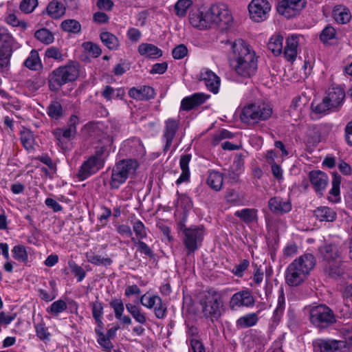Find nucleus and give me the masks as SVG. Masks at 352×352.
I'll list each match as a JSON object with an SVG mask.
<instances>
[{"instance_id":"obj_1","label":"nucleus","mask_w":352,"mask_h":352,"mask_svg":"<svg viewBox=\"0 0 352 352\" xmlns=\"http://www.w3.org/2000/svg\"><path fill=\"white\" fill-rule=\"evenodd\" d=\"M234 68L241 76L250 78L258 68L257 57L252 47L244 40L237 39L232 44Z\"/></svg>"},{"instance_id":"obj_2","label":"nucleus","mask_w":352,"mask_h":352,"mask_svg":"<svg viewBox=\"0 0 352 352\" xmlns=\"http://www.w3.org/2000/svg\"><path fill=\"white\" fill-rule=\"evenodd\" d=\"M316 264V259L312 254L305 253L300 256L287 266L285 273V283L290 287L302 285Z\"/></svg>"},{"instance_id":"obj_3","label":"nucleus","mask_w":352,"mask_h":352,"mask_svg":"<svg viewBox=\"0 0 352 352\" xmlns=\"http://www.w3.org/2000/svg\"><path fill=\"white\" fill-rule=\"evenodd\" d=\"M272 108L263 101H255L245 105L241 113V120L248 124H258L270 119L272 114Z\"/></svg>"},{"instance_id":"obj_4","label":"nucleus","mask_w":352,"mask_h":352,"mask_svg":"<svg viewBox=\"0 0 352 352\" xmlns=\"http://www.w3.org/2000/svg\"><path fill=\"white\" fill-rule=\"evenodd\" d=\"M78 75V65L67 64L58 67L49 74V88L52 91H58L63 85L76 80Z\"/></svg>"},{"instance_id":"obj_5","label":"nucleus","mask_w":352,"mask_h":352,"mask_svg":"<svg viewBox=\"0 0 352 352\" xmlns=\"http://www.w3.org/2000/svg\"><path fill=\"white\" fill-rule=\"evenodd\" d=\"M199 302L206 318L214 322L221 317V308L223 302L220 292L212 289H209L201 296Z\"/></svg>"},{"instance_id":"obj_6","label":"nucleus","mask_w":352,"mask_h":352,"mask_svg":"<svg viewBox=\"0 0 352 352\" xmlns=\"http://www.w3.org/2000/svg\"><path fill=\"white\" fill-rule=\"evenodd\" d=\"M139 166L138 162L135 160L126 159L118 161L113 166L109 186L111 189H118L124 184L129 175L134 174Z\"/></svg>"},{"instance_id":"obj_7","label":"nucleus","mask_w":352,"mask_h":352,"mask_svg":"<svg viewBox=\"0 0 352 352\" xmlns=\"http://www.w3.org/2000/svg\"><path fill=\"white\" fill-rule=\"evenodd\" d=\"M105 151L104 146L97 147L94 154L82 162L76 174L79 181L82 182L88 179L104 167L105 163L104 153Z\"/></svg>"},{"instance_id":"obj_8","label":"nucleus","mask_w":352,"mask_h":352,"mask_svg":"<svg viewBox=\"0 0 352 352\" xmlns=\"http://www.w3.org/2000/svg\"><path fill=\"white\" fill-rule=\"evenodd\" d=\"M309 320L320 331L327 329L337 321L333 310L325 305L313 307L309 311Z\"/></svg>"},{"instance_id":"obj_9","label":"nucleus","mask_w":352,"mask_h":352,"mask_svg":"<svg viewBox=\"0 0 352 352\" xmlns=\"http://www.w3.org/2000/svg\"><path fill=\"white\" fill-rule=\"evenodd\" d=\"M15 40L7 29L0 27V72L8 71Z\"/></svg>"},{"instance_id":"obj_10","label":"nucleus","mask_w":352,"mask_h":352,"mask_svg":"<svg viewBox=\"0 0 352 352\" xmlns=\"http://www.w3.org/2000/svg\"><path fill=\"white\" fill-rule=\"evenodd\" d=\"M205 234L203 225L191 226L190 230L183 234L182 242L186 250V255L194 254L202 245Z\"/></svg>"},{"instance_id":"obj_11","label":"nucleus","mask_w":352,"mask_h":352,"mask_svg":"<svg viewBox=\"0 0 352 352\" xmlns=\"http://www.w3.org/2000/svg\"><path fill=\"white\" fill-rule=\"evenodd\" d=\"M208 14L210 18V25H216L226 28L233 22L231 12L226 4L218 3L208 9Z\"/></svg>"},{"instance_id":"obj_12","label":"nucleus","mask_w":352,"mask_h":352,"mask_svg":"<svg viewBox=\"0 0 352 352\" xmlns=\"http://www.w3.org/2000/svg\"><path fill=\"white\" fill-rule=\"evenodd\" d=\"M306 0H279L277 12L287 19L294 17L305 8Z\"/></svg>"},{"instance_id":"obj_13","label":"nucleus","mask_w":352,"mask_h":352,"mask_svg":"<svg viewBox=\"0 0 352 352\" xmlns=\"http://www.w3.org/2000/svg\"><path fill=\"white\" fill-rule=\"evenodd\" d=\"M250 16L255 22L266 20L271 10V4L267 0H252L248 5Z\"/></svg>"},{"instance_id":"obj_14","label":"nucleus","mask_w":352,"mask_h":352,"mask_svg":"<svg viewBox=\"0 0 352 352\" xmlns=\"http://www.w3.org/2000/svg\"><path fill=\"white\" fill-rule=\"evenodd\" d=\"M314 352H344V342L331 338H318L313 341Z\"/></svg>"},{"instance_id":"obj_15","label":"nucleus","mask_w":352,"mask_h":352,"mask_svg":"<svg viewBox=\"0 0 352 352\" xmlns=\"http://www.w3.org/2000/svg\"><path fill=\"white\" fill-rule=\"evenodd\" d=\"M188 20L192 27L199 30H206L211 27L208 10L201 8H192L190 11Z\"/></svg>"},{"instance_id":"obj_16","label":"nucleus","mask_w":352,"mask_h":352,"mask_svg":"<svg viewBox=\"0 0 352 352\" xmlns=\"http://www.w3.org/2000/svg\"><path fill=\"white\" fill-rule=\"evenodd\" d=\"M179 120L175 118H168L164 122L162 139L165 142L163 148L164 153L167 152L172 146L173 140L179 129Z\"/></svg>"},{"instance_id":"obj_17","label":"nucleus","mask_w":352,"mask_h":352,"mask_svg":"<svg viewBox=\"0 0 352 352\" xmlns=\"http://www.w3.org/2000/svg\"><path fill=\"white\" fill-rule=\"evenodd\" d=\"M255 300L251 292L248 289L239 291L232 295L229 302L230 308L236 310L239 307H252Z\"/></svg>"},{"instance_id":"obj_18","label":"nucleus","mask_w":352,"mask_h":352,"mask_svg":"<svg viewBox=\"0 0 352 352\" xmlns=\"http://www.w3.org/2000/svg\"><path fill=\"white\" fill-rule=\"evenodd\" d=\"M345 96V91L342 87H331L328 89L327 96L324 98L333 111H338L342 105Z\"/></svg>"},{"instance_id":"obj_19","label":"nucleus","mask_w":352,"mask_h":352,"mask_svg":"<svg viewBox=\"0 0 352 352\" xmlns=\"http://www.w3.org/2000/svg\"><path fill=\"white\" fill-rule=\"evenodd\" d=\"M309 179L316 192L322 196L329 183L327 175L321 170H311Z\"/></svg>"},{"instance_id":"obj_20","label":"nucleus","mask_w":352,"mask_h":352,"mask_svg":"<svg viewBox=\"0 0 352 352\" xmlns=\"http://www.w3.org/2000/svg\"><path fill=\"white\" fill-rule=\"evenodd\" d=\"M200 80L204 81L207 89L214 94L219 91L220 78L209 69H203L200 73Z\"/></svg>"},{"instance_id":"obj_21","label":"nucleus","mask_w":352,"mask_h":352,"mask_svg":"<svg viewBox=\"0 0 352 352\" xmlns=\"http://www.w3.org/2000/svg\"><path fill=\"white\" fill-rule=\"evenodd\" d=\"M270 211L276 215H282L292 210V204L280 197H274L268 201Z\"/></svg>"},{"instance_id":"obj_22","label":"nucleus","mask_w":352,"mask_h":352,"mask_svg":"<svg viewBox=\"0 0 352 352\" xmlns=\"http://www.w3.org/2000/svg\"><path fill=\"white\" fill-rule=\"evenodd\" d=\"M208 98L209 96L204 93H195L190 96H186L182 100L180 111H189L204 104Z\"/></svg>"},{"instance_id":"obj_23","label":"nucleus","mask_w":352,"mask_h":352,"mask_svg":"<svg viewBox=\"0 0 352 352\" xmlns=\"http://www.w3.org/2000/svg\"><path fill=\"white\" fill-rule=\"evenodd\" d=\"M128 94L131 98L137 100H150L155 96L154 89L148 85L131 87Z\"/></svg>"},{"instance_id":"obj_24","label":"nucleus","mask_w":352,"mask_h":352,"mask_svg":"<svg viewBox=\"0 0 352 352\" xmlns=\"http://www.w3.org/2000/svg\"><path fill=\"white\" fill-rule=\"evenodd\" d=\"M109 305L113 309L115 318L123 325H130L132 324L131 318L128 315H124V305L120 298L112 299L109 302Z\"/></svg>"},{"instance_id":"obj_25","label":"nucleus","mask_w":352,"mask_h":352,"mask_svg":"<svg viewBox=\"0 0 352 352\" xmlns=\"http://www.w3.org/2000/svg\"><path fill=\"white\" fill-rule=\"evenodd\" d=\"M300 37V36L295 34L287 37L284 50V56L287 60L294 62L296 60Z\"/></svg>"},{"instance_id":"obj_26","label":"nucleus","mask_w":352,"mask_h":352,"mask_svg":"<svg viewBox=\"0 0 352 352\" xmlns=\"http://www.w3.org/2000/svg\"><path fill=\"white\" fill-rule=\"evenodd\" d=\"M192 159L191 154H184L180 156L179 167L182 173L179 178L176 180V184L180 185L184 182H188L190 177V172L189 169V163Z\"/></svg>"},{"instance_id":"obj_27","label":"nucleus","mask_w":352,"mask_h":352,"mask_svg":"<svg viewBox=\"0 0 352 352\" xmlns=\"http://www.w3.org/2000/svg\"><path fill=\"white\" fill-rule=\"evenodd\" d=\"M314 213L320 221L333 222L337 217V214L334 210L327 206L318 207L314 211Z\"/></svg>"},{"instance_id":"obj_28","label":"nucleus","mask_w":352,"mask_h":352,"mask_svg":"<svg viewBox=\"0 0 352 352\" xmlns=\"http://www.w3.org/2000/svg\"><path fill=\"white\" fill-rule=\"evenodd\" d=\"M138 52L140 55L150 58H157L162 56V51L151 43H142L138 46Z\"/></svg>"},{"instance_id":"obj_29","label":"nucleus","mask_w":352,"mask_h":352,"mask_svg":"<svg viewBox=\"0 0 352 352\" xmlns=\"http://www.w3.org/2000/svg\"><path fill=\"white\" fill-rule=\"evenodd\" d=\"M65 6L56 0L51 1L46 8L47 14L54 19L62 17L65 14Z\"/></svg>"},{"instance_id":"obj_30","label":"nucleus","mask_w":352,"mask_h":352,"mask_svg":"<svg viewBox=\"0 0 352 352\" xmlns=\"http://www.w3.org/2000/svg\"><path fill=\"white\" fill-rule=\"evenodd\" d=\"M258 210L255 208H243L234 212V216L246 224H250L258 219Z\"/></svg>"},{"instance_id":"obj_31","label":"nucleus","mask_w":352,"mask_h":352,"mask_svg":"<svg viewBox=\"0 0 352 352\" xmlns=\"http://www.w3.org/2000/svg\"><path fill=\"white\" fill-rule=\"evenodd\" d=\"M332 14L333 19L340 24H346L349 23L351 18L349 10L342 6H335Z\"/></svg>"},{"instance_id":"obj_32","label":"nucleus","mask_w":352,"mask_h":352,"mask_svg":"<svg viewBox=\"0 0 352 352\" xmlns=\"http://www.w3.org/2000/svg\"><path fill=\"white\" fill-rule=\"evenodd\" d=\"M101 96L107 101L112 99L122 100L125 96V90L123 87L114 89L110 85H106L101 92Z\"/></svg>"},{"instance_id":"obj_33","label":"nucleus","mask_w":352,"mask_h":352,"mask_svg":"<svg viewBox=\"0 0 352 352\" xmlns=\"http://www.w3.org/2000/svg\"><path fill=\"white\" fill-rule=\"evenodd\" d=\"M100 38L102 43L109 50L112 51L117 50L120 47V41L118 38L109 32H102L100 34Z\"/></svg>"},{"instance_id":"obj_34","label":"nucleus","mask_w":352,"mask_h":352,"mask_svg":"<svg viewBox=\"0 0 352 352\" xmlns=\"http://www.w3.org/2000/svg\"><path fill=\"white\" fill-rule=\"evenodd\" d=\"M258 321V315L256 313H251L238 318L236 325L238 329H246L254 326Z\"/></svg>"},{"instance_id":"obj_35","label":"nucleus","mask_w":352,"mask_h":352,"mask_svg":"<svg viewBox=\"0 0 352 352\" xmlns=\"http://www.w3.org/2000/svg\"><path fill=\"white\" fill-rule=\"evenodd\" d=\"M223 175L215 170L210 172L206 183L214 190L219 191L223 186Z\"/></svg>"},{"instance_id":"obj_36","label":"nucleus","mask_w":352,"mask_h":352,"mask_svg":"<svg viewBox=\"0 0 352 352\" xmlns=\"http://www.w3.org/2000/svg\"><path fill=\"white\" fill-rule=\"evenodd\" d=\"M320 253L324 260L331 261L338 257V247L335 244H326L319 249Z\"/></svg>"},{"instance_id":"obj_37","label":"nucleus","mask_w":352,"mask_h":352,"mask_svg":"<svg viewBox=\"0 0 352 352\" xmlns=\"http://www.w3.org/2000/svg\"><path fill=\"white\" fill-rule=\"evenodd\" d=\"M47 116L54 120H59L63 116V109L60 102L52 101L46 109Z\"/></svg>"},{"instance_id":"obj_38","label":"nucleus","mask_w":352,"mask_h":352,"mask_svg":"<svg viewBox=\"0 0 352 352\" xmlns=\"http://www.w3.org/2000/svg\"><path fill=\"white\" fill-rule=\"evenodd\" d=\"M283 36L274 35L270 38L267 43V47L274 56H279L283 52Z\"/></svg>"},{"instance_id":"obj_39","label":"nucleus","mask_w":352,"mask_h":352,"mask_svg":"<svg viewBox=\"0 0 352 352\" xmlns=\"http://www.w3.org/2000/svg\"><path fill=\"white\" fill-rule=\"evenodd\" d=\"M129 153L133 156L142 155L144 153V146L140 139L134 138L129 140L124 144Z\"/></svg>"},{"instance_id":"obj_40","label":"nucleus","mask_w":352,"mask_h":352,"mask_svg":"<svg viewBox=\"0 0 352 352\" xmlns=\"http://www.w3.org/2000/svg\"><path fill=\"white\" fill-rule=\"evenodd\" d=\"M125 306L127 311L137 322L141 324H144L146 322L145 314L141 311L140 307L132 303H126Z\"/></svg>"},{"instance_id":"obj_41","label":"nucleus","mask_w":352,"mask_h":352,"mask_svg":"<svg viewBox=\"0 0 352 352\" xmlns=\"http://www.w3.org/2000/svg\"><path fill=\"white\" fill-rule=\"evenodd\" d=\"M21 142L23 147L26 150H32L34 149V146L35 144V138L34 135L30 130L28 129H24L21 131Z\"/></svg>"},{"instance_id":"obj_42","label":"nucleus","mask_w":352,"mask_h":352,"mask_svg":"<svg viewBox=\"0 0 352 352\" xmlns=\"http://www.w3.org/2000/svg\"><path fill=\"white\" fill-rule=\"evenodd\" d=\"M23 65L31 70H37L41 65L38 52L32 50L29 56L24 61Z\"/></svg>"},{"instance_id":"obj_43","label":"nucleus","mask_w":352,"mask_h":352,"mask_svg":"<svg viewBox=\"0 0 352 352\" xmlns=\"http://www.w3.org/2000/svg\"><path fill=\"white\" fill-rule=\"evenodd\" d=\"M326 272L329 276L332 278H337L343 274V270L340 265V261L337 259L331 261H328L326 266Z\"/></svg>"},{"instance_id":"obj_44","label":"nucleus","mask_w":352,"mask_h":352,"mask_svg":"<svg viewBox=\"0 0 352 352\" xmlns=\"http://www.w3.org/2000/svg\"><path fill=\"white\" fill-rule=\"evenodd\" d=\"M86 258L88 262L95 265H110L112 260L110 258H102L100 255L95 254L93 252H87Z\"/></svg>"},{"instance_id":"obj_45","label":"nucleus","mask_w":352,"mask_h":352,"mask_svg":"<svg viewBox=\"0 0 352 352\" xmlns=\"http://www.w3.org/2000/svg\"><path fill=\"white\" fill-rule=\"evenodd\" d=\"M285 299L283 293L279 295L278 298V303L276 308L275 309L273 314V322L278 323L280 322L285 310Z\"/></svg>"},{"instance_id":"obj_46","label":"nucleus","mask_w":352,"mask_h":352,"mask_svg":"<svg viewBox=\"0 0 352 352\" xmlns=\"http://www.w3.org/2000/svg\"><path fill=\"white\" fill-rule=\"evenodd\" d=\"M34 36L44 44L49 45L54 40V34L46 28H41L36 31Z\"/></svg>"},{"instance_id":"obj_47","label":"nucleus","mask_w":352,"mask_h":352,"mask_svg":"<svg viewBox=\"0 0 352 352\" xmlns=\"http://www.w3.org/2000/svg\"><path fill=\"white\" fill-rule=\"evenodd\" d=\"M63 30L74 34H78L81 30V25L75 19H67L61 23Z\"/></svg>"},{"instance_id":"obj_48","label":"nucleus","mask_w":352,"mask_h":352,"mask_svg":"<svg viewBox=\"0 0 352 352\" xmlns=\"http://www.w3.org/2000/svg\"><path fill=\"white\" fill-rule=\"evenodd\" d=\"M13 258L20 262L27 263L28 261V254L26 249L23 245H15L12 250Z\"/></svg>"},{"instance_id":"obj_49","label":"nucleus","mask_w":352,"mask_h":352,"mask_svg":"<svg viewBox=\"0 0 352 352\" xmlns=\"http://www.w3.org/2000/svg\"><path fill=\"white\" fill-rule=\"evenodd\" d=\"M311 108L312 111L316 114H327L329 111H333V108L329 105V102L326 101L325 98L319 103L312 102Z\"/></svg>"},{"instance_id":"obj_50","label":"nucleus","mask_w":352,"mask_h":352,"mask_svg":"<svg viewBox=\"0 0 352 352\" xmlns=\"http://www.w3.org/2000/svg\"><path fill=\"white\" fill-rule=\"evenodd\" d=\"M191 0H178L175 5V12L179 17H184L187 13V10L192 6Z\"/></svg>"},{"instance_id":"obj_51","label":"nucleus","mask_w":352,"mask_h":352,"mask_svg":"<svg viewBox=\"0 0 352 352\" xmlns=\"http://www.w3.org/2000/svg\"><path fill=\"white\" fill-rule=\"evenodd\" d=\"M177 205L180 206L186 213V212L191 210L192 208V201L191 198L184 193H179L178 191L177 192Z\"/></svg>"},{"instance_id":"obj_52","label":"nucleus","mask_w":352,"mask_h":352,"mask_svg":"<svg viewBox=\"0 0 352 352\" xmlns=\"http://www.w3.org/2000/svg\"><path fill=\"white\" fill-rule=\"evenodd\" d=\"M68 266L71 272L77 278L78 282H81L86 276L85 270L75 261L70 260L68 261Z\"/></svg>"},{"instance_id":"obj_53","label":"nucleus","mask_w":352,"mask_h":352,"mask_svg":"<svg viewBox=\"0 0 352 352\" xmlns=\"http://www.w3.org/2000/svg\"><path fill=\"white\" fill-rule=\"evenodd\" d=\"M67 308V303L60 299L52 303L50 307L47 309V311L52 315L58 316L60 313L65 311Z\"/></svg>"},{"instance_id":"obj_54","label":"nucleus","mask_w":352,"mask_h":352,"mask_svg":"<svg viewBox=\"0 0 352 352\" xmlns=\"http://www.w3.org/2000/svg\"><path fill=\"white\" fill-rule=\"evenodd\" d=\"M36 330V336L44 342L50 341L51 334L48 331L47 328L45 327V324L43 322L36 324L34 325Z\"/></svg>"},{"instance_id":"obj_55","label":"nucleus","mask_w":352,"mask_h":352,"mask_svg":"<svg viewBox=\"0 0 352 352\" xmlns=\"http://www.w3.org/2000/svg\"><path fill=\"white\" fill-rule=\"evenodd\" d=\"M50 285L53 290L51 293L47 292L46 290L43 289H38V290L39 297L41 298V299L45 302H50L53 300L56 296L55 281H50Z\"/></svg>"},{"instance_id":"obj_56","label":"nucleus","mask_w":352,"mask_h":352,"mask_svg":"<svg viewBox=\"0 0 352 352\" xmlns=\"http://www.w3.org/2000/svg\"><path fill=\"white\" fill-rule=\"evenodd\" d=\"M153 309H154V314L157 318L163 319L166 316L167 307L165 303L162 302V300L160 297L157 299L155 305Z\"/></svg>"},{"instance_id":"obj_57","label":"nucleus","mask_w":352,"mask_h":352,"mask_svg":"<svg viewBox=\"0 0 352 352\" xmlns=\"http://www.w3.org/2000/svg\"><path fill=\"white\" fill-rule=\"evenodd\" d=\"M82 47L94 58H97L102 54V50L98 44L94 43L93 42H85L82 43Z\"/></svg>"},{"instance_id":"obj_58","label":"nucleus","mask_w":352,"mask_h":352,"mask_svg":"<svg viewBox=\"0 0 352 352\" xmlns=\"http://www.w3.org/2000/svg\"><path fill=\"white\" fill-rule=\"evenodd\" d=\"M336 30L331 25H327L320 34V39L324 44L327 43L329 40L335 38Z\"/></svg>"},{"instance_id":"obj_59","label":"nucleus","mask_w":352,"mask_h":352,"mask_svg":"<svg viewBox=\"0 0 352 352\" xmlns=\"http://www.w3.org/2000/svg\"><path fill=\"white\" fill-rule=\"evenodd\" d=\"M133 230L139 239H144L147 236L146 228L140 220L133 222Z\"/></svg>"},{"instance_id":"obj_60","label":"nucleus","mask_w":352,"mask_h":352,"mask_svg":"<svg viewBox=\"0 0 352 352\" xmlns=\"http://www.w3.org/2000/svg\"><path fill=\"white\" fill-rule=\"evenodd\" d=\"M342 333L344 338V340H341V342L345 344L343 346V349H344V352H347L350 347H352V327H348L342 328Z\"/></svg>"},{"instance_id":"obj_61","label":"nucleus","mask_w":352,"mask_h":352,"mask_svg":"<svg viewBox=\"0 0 352 352\" xmlns=\"http://www.w3.org/2000/svg\"><path fill=\"white\" fill-rule=\"evenodd\" d=\"M38 6V0H22L19 8L25 13L30 14Z\"/></svg>"},{"instance_id":"obj_62","label":"nucleus","mask_w":352,"mask_h":352,"mask_svg":"<svg viewBox=\"0 0 352 352\" xmlns=\"http://www.w3.org/2000/svg\"><path fill=\"white\" fill-rule=\"evenodd\" d=\"M91 311H92V316L94 320L97 319H102L103 316V303L102 302H100L98 299L95 301L91 302Z\"/></svg>"},{"instance_id":"obj_63","label":"nucleus","mask_w":352,"mask_h":352,"mask_svg":"<svg viewBox=\"0 0 352 352\" xmlns=\"http://www.w3.org/2000/svg\"><path fill=\"white\" fill-rule=\"evenodd\" d=\"M159 296L153 295L148 296L146 294L142 295L140 298L141 304L148 309H153L155 307L157 302V299L159 298Z\"/></svg>"},{"instance_id":"obj_64","label":"nucleus","mask_w":352,"mask_h":352,"mask_svg":"<svg viewBox=\"0 0 352 352\" xmlns=\"http://www.w3.org/2000/svg\"><path fill=\"white\" fill-rule=\"evenodd\" d=\"M250 265V261L243 259L239 264L235 265L232 270V273L237 277L241 278L244 272L248 269Z\"/></svg>"}]
</instances>
